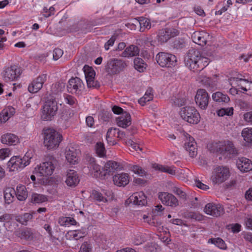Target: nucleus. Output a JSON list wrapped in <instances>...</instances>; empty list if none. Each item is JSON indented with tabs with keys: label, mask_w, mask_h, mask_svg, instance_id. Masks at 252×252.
I'll use <instances>...</instances> for the list:
<instances>
[{
	"label": "nucleus",
	"mask_w": 252,
	"mask_h": 252,
	"mask_svg": "<svg viewBox=\"0 0 252 252\" xmlns=\"http://www.w3.org/2000/svg\"><path fill=\"white\" fill-rule=\"evenodd\" d=\"M56 160L53 158L50 161H45L40 164L37 167V171L41 176L51 175L55 169Z\"/></svg>",
	"instance_id": "4468645a"
},
{
	"label": "nucleus",
	"mask_w": 252,
	"mask_h": 252,
	"mask_svg": "<svg viewBox=\"0 0 252 252\" xmlns=\"http://www.w3.org/2000/svg\"><path fill=\"white\" fill-rule=\"evenodd\" d=\"M79 181L80 179L76 171L70 169L67 172L65 183L68 186L74 188L79 184Z\"/></svg>",
	"instance_id": "5701e85b"
},
{
	"label": "nucleus",
	"mask_w": 252,
	"mask_h": 252,
	"mask_svg": "<svg viewBox=\"0 0 252 252\" xmlns=\"http://www.w3.org/2000/svg\"><path fill=\"white\" fill-rule=\"evenodd\" d=\"M158 198L163 204L167 206L175 207L178 204L177 199L173 195L167 192H160Z\"/></svg>",
	"instance_id": "6ab92c4d"
},
{
	"label": "nucleus",
	"mask_w": 252,
	"mask_h": 252,
	"mask_svg": "<svg viewBox=\"0 0 252 252\" xmlns=\"http://www.w3.org/2000/svg\"><path fill=\"white\" fill-rule=\"evenodd\" d=\"M216 150L225 158L232 159L239 155L240 150L233 141L224 140L217 143Z\"/></svg>",
	"instance_id": "f03ea898"
},
{
	"label": "nucleus",
	"mask_w": 252,
	"mask_h": 252,
	"mask_svg": "<svg viewBox=\"0 0 252 252\" xmlns=\"http://www.w3.org/2000/svg\"><path fill=\"white\" fill-rule=\"evenodd\" d=\"M48 200V197L46 195L34 193L32 195V201L34 203H41Z\"/></svg>",
	"instance_id": "a19ab883"
},
{
	"label": "nucleus",
	"mask_w": 252,
	"mask_h": 252,
	"mask_svg": "<svg viewBox=\"0 0 252 252\" xmlns=\"http://www.w3.org/2000/svg\"><path fill=\"white\" fill-rule=\"evenodd\" d=\"M212 244L221 249H225L226 245L224 241L220 238H215L209 239Z\"/></svg>",
	"instance_id": "49530a36"
},
{
	"label": "nucleus",
	"mask_w": 252,
	"mask_h": 252,
	"mask_svg": "<svg viewBox=\"0 0 252 252\" xmlns=\"http://www.w3.org/2000/svg\"><path fill=\"white\" fill-rule=\"evenodd\" d=\"M140 24V32H144L146 29L149 30L151 27V23L149 19L144 17H138V20Z\"/></svg>",
	"instance_id": "f704fd0d"
},
{
	"label": "nucleus",
	"mask_w": 252,
	"mask_h": 252,
	"mask_svg": "<svg viewBox=\"0 0 252 252\" xmlns=\"http://www.w3.org/2000/svg\"><path fill=\"white\" fill-rule=\"evenodd\" d=\"M186 42L183 38H179L174 41L173 46L175 48L181 49L186 47Z\"/></svg>",
	"instance_id": "8fccbe9b"
},
{
	"label": "nucleus",
	"mask_w": 252,
	"mask_h": 252,
	"mask_svg": "<svg viewBox=\"0 0 252 252\" xmlns=\"http://www.w3.org/2000/svg\"><path fill=\"white\" fill-rule=\"evenodd\" d=\"M63 55V51L60 48H55L53 51V59L54 60H58Z\"/></svg>",
	"instance_id": "4d7b16f0"
},
{
	"label": "nucleus",
	"mask_w": 252,
	"mask_h": 252,
	"mask_svg": "<svg viewBox=\"0 0 252 252\" xmlns=\"http://www.w3.org/2000/svg\"><path fill=\"white\" fill-rule=\"evenodd\" d=\"M244 120L252 125V111L247 112L244 115Z\"/></svg>",
	"instance_id": "774afa93"
},
{
	"label": "nucleus",
	"mask_w": 252,
	"mask_h": 252,
	"mask_svg": "<svg viewBox=\"0 0 252 252\" xmlns=\"http://www.w3.org/2000/svg\"><path fill=\"white\" fill-rule=\"evenodd\" d=\"M116 39V37L115 35H113L105 43L104 48L106 50H108L110 47L112 46Z\"/></svg>",
	"instance_id": "13d9d810"
},
{
	"label": "nucleus",
	"mask_w": 252,
	"mask_h": 252,
	"mask_svg": "<svg viewBox=\"0 0 252 252\" xmlns=\"http://www.w3.org/2000/svg\"><path fill=\"white\" fill-rule=\"evenodd\" d=\"M189 138H187V141L184 144V147L189 152L190 157L193 158L197 154L196 143L194 138L188 135Z\"/></svg>",
	"instance_id": "bb28decb"
},
{
	"label": "nucleus",
	"mask_w": 252,
	"mask_h": 252,
	"mask_svg": "<svg viewBox=\"0 0 252 252\" xmlns=\"http://www.w3.org/2000/svg\"><path fill=\"white\" fill-rule=\"evenodd\" d=\"M65 158L67 161L71 164H75L78 162V150L75 145L70 144L66 148Z\"/></svg>",
	"instance_id": "f3484780"
},
{
	"label": "nucleus",
	"mask_w": 252,
	"mask_h": 252,
	"mask_svg": "<svg viewBox=\"0 0 252 252\" xmlns=\"http://www.w3.org/2000/svg\"><path fill=\"white\" fill-rule=\"evenodd\" d=\"M70 235L76 240H78L84 236V233H82L81 231L75 230L70 231Z\"/></svg>",
	"instance_id": "052dcab7"
},
{
	"label": "nucleus",
	"mask_w": 252,
	"mask_h": 252,
	"mask_svg": "<svg viewBox=\"0 0 252 252\" xmlns=\"http://www.w3.org/2000/svg\"><path fill=\"white\" fill-rule=\"evenodd\" d=\"M204 211L206 214L214 217H219L224 213V209L221 205L213 203L207 204L204 208Z\"/></svg>",
	"instance_id": "dca6fc26"
},
{
	"label": "nucleus",
	"mask_w": 252,
	"mask_h": 252,
	"mask_svg": "<svg viewBox=\"0 0 252 252\" xmlns=\"http://www.w3.org/2000/svg\"><path fill=\"white\" fill-rule=\"evenodd\" d=\"M147 197L142 191L134 193L129 197V202L138 205H145L147 203Z\"/></svg>",
	"instance_id": "4be33fe9"
},
{
	"label": "nucleus",
	"mask_w": 252,
	"mask_h": 252,
	"mask_svg": "<svg viewBox=\"0 0 252 252\" xmlns=\"http://www.w3.org/2000/svg\"><path fill=\"white\" fill-rule=\"evenodd\" d=\"M179 114L183 120L191 124H197L200 121V114L193 106L181 108Z\"/></svg>",
	"instance_id": "39448f33"
},
{
	"label": "nucleus",
	"mask_w": 252,
	"mask_h": 252,
	"mask_svg": "<svg viewBox=\"0 0 252 252\" xmlns=\"http://www.w3.org/2000/svg\"><path fill=\"white\" fill-rule=\"evenodd\" d=\"M157 63L162 67H171L176 64L177 60L175 55L165 52H160L156 56Z\"/></svg>",
	"instance_id": "9d476101"
},
{
	"label": "nucleus",
	"mask_w": 252,
	"mask_h": 252,
	"mask_svg": "<svg viewBox=\"0 0 252 252\" xmlns=\"http://www.w3.org/2000/svg\"><path fill=\"white\" fill-rule=\"evenodd\" d=\"M185 64L190 70L199 72L210 63V59L195 49L189 50L185 59Z\"/></svg>",
	"instance_id": "f257e3e1"
},
{
	"label": "nucleus",
	"mask_w": 252,
	"mask_h": 252,
	"mask_svg": "<svg viewBox=\"0 0 252 252\" xmlns=\"http://www.w3.org/2000/svg\"><path fill=\"white\" fill-rule=\"evenodd\" d=\"M84 85L80 78L77 77H72L68 81L67 90L72 94H79L84 89Z\"/></svg>",
	"instance_id": "9b49d317"
},
{
	"label": "nucleus",
	"mask_w": 252,
	"mask_h": 252,
	"mask_svg": "<svg viewBox=\"0 0 252 252\" xmlns=\"http://www.w3.org/2000/svg\"><path fill=\"white\" fill-rule=\"evenodd\" d=\"M13 190H11L9 192H5L4 197L5 199V203L7 204H10L13 201V198L14 197Z\"/></svg>",
	"instance_id": "3c124183"
},
{
	"label": "nucleus",
	"mask_w": 252,
	"mask_h": 252,
	"mask_svg": "<svg viewBox=\"0 0 252 252\" xmlns=\"http://www.w3.org/2000/svg\"><path fill=\"white\" fill-rule=\"evenodd\" d=\"M130 177L127 173L117 174L113 177L114 184L119 187H124L129 182Z\"/></svg>",
	"instance_id": "412c9836"
},
{
	"label": "nucleus",
	"mask_w": 252,
	"mask_h": 252,
	"mask_svg": "<svg viewBox=\"0 0 252 252\" xmlns=\"http://www.w3.org/2000/svg\"><path fill=\"white\" fill-rule=\"evenodd\" d=\"M212 99L217 102L228 103L230 101V98L227 94L220 92L213 94Z\"/></svg>",
	"instance_id": "72a5a7b5"
},
{
	"label": "nucleus",
	"mask_w": 252,
	"mask_h": 252,
	"mask_svg": "<svg viewBox=\"0 0 252 252\" xmlns=\"http://www.w3.org/2000/svg\"><path fill=\"white\" fill-rule=\"evenodd\" d=\"M43 144L48 150L59 147L62 140V135L53 128H48L43 130Z\"/></svg>",
	"instance_id": "7ed1b4c3"
},
{
	"label": "nucleus",
	"mask_w": 252,
	"mask_h": 252,
	"mask_svg": "<svg viewBox=\"0 0 252 252\" xmlns=\"http://www.w3.org/2000/svg\"><path fill=\"white\" fill-rule=\"evenodd\" d=\"M244 140L248 143L252 144V128H245L242 131Z\"/></svg>",
	"instance_id": "4c0bfd02"
},
{
	"label": "nucleus",
	"mask_w": 252,
	"mask_h": 252,
	"mask_svg": "<svg viewBox=\"0 0 252 252\" xmlns=\"http://www.w3.org/2000/svg\"><path fill=\"white\" fill-rule=\"evenodd\" d=\"M21 67L18 64L6 66L3 71V78L5 82L16 81L22 73Z\"/></svg>",
	"instance_id": "1a4fd4ad"
},
{
	"label": "nucleus",
	"mask_w": 252,
	"mask_h": 252,
	"mask_svg": "<svg viewBox=\"0 0 252 252\" xmlns=\"http://www.w3.org/2000/svg\"><path fill=\"white\" fill-rule=\"evenodd\" d=\"M194 187H196L199 189H209V187L202 183L199 179H195L194 180Z\"/></svg>",
	"instance_id": "bf43d9fd"
},
{
	"label": "nucleus",
	"mask_w": 252,
	"mask_h": 252,
	"mask_svg": "<svg viewBox=\"0 0 252 252\" xmlns=\"http://www.w3.org/2000/svg\"><path fill=\"white\" fill-rule=\"evenodd\" d=\"M58 109L57 102L55 99H48L43 106L42 119L44 121H51L56 115Z\"/></svg>",
	"instance_id": "423d86ee"
},
{
	"label": "nucleus",
	"mask_w": 252,
	"mask_h": 252,
	"mask_svg": "<svg viewBox=\"0 0 252 252\" xmlns=\"http://www.w3.org/2000/svg\"><path fill=\"white\" fill-rule=\"evenodd\" d=\"M10 150L8 148L1 149L0 150V159L3 160L9 157Z\"/></svg>",
	"instance_id": "5fc2aeb1"
},
{
	"label": "nucleus",
	"mask_w": 252,
	"mask_h": 252,
	"mask_svg": "<svg viewBox=\"0 0 252 252\" xmlns=\"http://www.w3.org/2000/svg\"><path fill=\"white\" fill-rule=\"evenodd\" d=\"M32 158V153L29 151L25 154L23 158L19 156L12 157L7 163L9 171L21 170L30 164Z\"/></svg>",
	"instance_id": "20e7f679"
},
{
	"label": "nucleus",
	"mask_w": 252,
	"mask_h": 252,
	"mask_svg": "<svg viewBox=\"0 0 252 252\" xmlns=\"http://www.w3.org/2000/svg\"><path fill=\"white\" fill-rule=\"evenodd\" d=\"M64 100L66 103L73 107H75L77 104V99L74 96L69 94H65L64 95Z\"/></svg>",
	"instance_id": "de8ad7c7"
},
{
	"label": "nucleus",
	"mask_w": 252,
	"mask_h": 252,
	"mask_svg": "<svg viewBox=\"0 0 252 252\" xmlns=\"http://www.w3.org/2000/svg\"><path fill=\"white\" fill-rule=\"evenodd\" d=\"M105 171L108 172L107 175L112 174L115 170L120 169L121 167L120 163L112 160L107 161L104 165Z\"/></svg>",
	"instance_id": "7c9ffc66"
},
{
	"label": "nucleus",
	"mask_w": 252,
	"mask_h": 252,
	"mask_svg": "<svg viewBox=\"0 0 252 252\" xmlns=\"http://www.w3.org/2000/svg\"><path fill=\"white\" fill-rule=\"evenodd\" d=\"M242 236L244 240L252 244V233L251 232H244Z\"/></svg>",
	"instance_id": "338daca9"
},
{
	"label": "nucleus",
	"mask_w": 252,
	"mask_h": 252,
	"mask_svg": "<svg viewBox=\"0 0 252 252\" xmlns=\"http://www.w3.org/2000/svg\"><path fill=\"white\" fill-rule=\"evenodd\" d=\"M0 140L2 144L15 145L19 142V138L13 133H7L1 136Z\"/></svg>",
	"instance_id": "c85d7f7f"
},
{
	"label": "nucleus",
	"mask_w": 252,
	"mask_h": 252,
	"mask_svg": "<svg viewBox=\"0 0 252 252\" xmlns=\"http://www.w3.org/2000/svg\"><path fill=\"white\" fill-rule=\"evenodd\" d=\"M77 25H78L79 29H80V31L82 32L86 33V32H89L90 30L87 29V27L88 26V24L86 22H85L84 21L80 22L77 24Z\"/></svg>",
	"instance_id": "680f3d73"
},
{
	"label": "nucleus",
	"mask_w": 252,
	"mask_h": 252,
	"mask_svg": "<svg viewBox=\"0 0 252 252\" xmlns=\"http://www.w3.org/2000/svg\"><path fill=\"white\" fill-rule=\"evenodd\" d=\"M197 80L201 83L209 91H213L216 87V84L212 78L206 76L199 74L197 76Z\"/></svg>",
	"instance_id": "cd10ccee"
},
{
	"label": "nucleus",
	"mask_w": 252,
	"mask_h": 252,
	"mask_svg": "<svg viewBox=\"0 0 252 252\" xmlns=\"http://www.w3.org/2000/svg\"><path fill=\"white\" fill-rule=\"evenodd\" d=\"M126 66L127 63L125 61L121 59H111L107 62L105 69L108 74L114 75L123 71Z\"/></svg>",
	"instance_id": "6e6552de"
},
{
	"label": "nucleus",
	"mask_w": 252,
	"mask_h": 252,
	"mask_svg": "<svg viewBox=\"0 0 252 252\" xmlns=\"http://www.w3.org/2000/svg\"><path fill=\"white\" fill-rule=\"evenodd\" d=\"M47 80V74H42L32 80L28 86V90L31 93L38 92Z\"/></svg>",
	"instance_id": "2eb2a0df"
},
{
	"label": "nucleus",
	"mask_w": 252,
	"mask_h": 252,
	"mask_svg": "<svg viewBox=\"0 0 252 252\" xmlns=\"http://www.w3.org/2000/svg\"><path fill=\"white\" fill-rule=\"evenodd\" d=\"M153 168L156 170L160 171L161 172L167 173L171 175H175L176 173L175 170L174 169L167 166H164L158 164H155L153 165Z\"/></svg>",
	"instance_id": "e433bc0d"
},
{
	"label": "nucleus",
	"mask_w": 252,
	"mask_h": 252,
	"mask_svg": "<svg viewBox=\"0 0 252 252\" xmlns=\"http://www.w3.org/2000/svg\"><path fill=\"white\" fill-rule=\"evenodd\" d=\"M134 66L136 70L139 72H143L146 69L147 64L144 60L140 58H135L134 60Z\"/></svg>",
	"instance_id": "c9c22d12"
},
{
	"label": "nucleus",
	"mask_w": 252,
	"mask_h": 252,
	"mask_svg": "<svg viewBox=\"0 0 252 252\" xmlns=\"http://www.w3.org/2000/svg\"><path fill=\"white\" fill-rule=\"evenodd\" d=\"M140 50L136 45H131L126 47L122 53V56L129 58L139 55Z\"/></svg>",
	"instance_id": "c756f323"
},
{
	"label": "nucleus",
	"mask_w": 252,
	"mask_h": 252,
	"mask_svg": "<svg viewBox=\"0 0 252 252\" xmlns=\"http://www.w3.org/2000/svg\"><path fill=\"white\" fill-rule=\"evenodd\" d=\"M117 125L122 128H126L131 124V118L128 112L125 111L116 119Z\"/></svg>",
	"instance_id": "b1692460"
},
{
	"label": "nucleus",
	"mask_w": 252,
	"mask_h": 252,
	"mask_svg": "<svg viewBox=\"0 0 252 252\" xmlns=\"http://www.w3.org/2000/svg\"><path fill=\"white\" fill-rule=\"evenodd\" d=\"M91 197L98 201H103L104 198L101 193L96 190H93Z\"/></svg>",
	"instance_id": "864d4df0"
},
{
	"label": "nucleus",
	"mask_w": 252,
	"mask_h": 252,
	"mask_svg": "<svg viewBox=\"0 0 252 252\" xmlns=\"http://www.w3.org/2000/svg\"><path fill=\"white\" fill-rule=\"evenodd\" d=\"M208 36V33L204 32H195L191 35V39L195 44L203 46L206 44L207 37Z\"/></svg>",
	"instance_id": "a878e982"
},
{
	"label": "nucleus",
	"mask_w": 252,
	"mask_h": 252,
	"mask_svg": "<svg viewBox=\"0 0 252 252\" xmlns=\"http://www.w3.org/2000/svg\"><path fill=\"white\" fill-rule=\"evenodd\" d=\"M13 190V193L16 195L18 200L20 201L25 200L28 197V192L27 190Z\"/></svg>",
	"instance_id": "a18cd8bd"
},
{
	"label": "nucleus",
	"mask_w": 252,
	"mask_h": 252,
	"mask_svg": "<svg viewBox=\"0 0 252 252\" xmlns=\"http://www.w3.org/2000/svg\"><path fill=\"white\" fill-rule=\"evenodd\" d=\"M153 90L152 88H149L144 95L138 100V103L141 106H144L146 102L152 100L153 99Z\"/></svg>",
	"instance_id": "473e14b6"
},
{
	"label": "nucleus",
	"mask_w": 252,
	"mask_h": 252,
	"mask_svg": "<svg viewBox=\"0 0 252 252\" xmlns=\"http://www.w3.org/2000/svg\"><path fill=\"white\" fill-rule=\"evenodd\" d=\"M179 31L173 28L159 30L157 35L158 41L162 43L166 42L170 38L179 34Z\"/></svg>",
	"instance_id": "f8f14e48"
},
{
	"label": "nucleus",
	"mask_w": 252,
	"mask_h": 252,
	"mask_svg": "<svg viewBox=\"0 0 252 252\" xmlns=\"http://www.w3.org/2000/svg\"><path fill=\"white\" fill-rule=\"evenodd\" d=\"M74 115L73 111L70 108L64 109L62 113L61 119L64 121H68Z\"/></svg>",
	"instance_id": "c03bdc74"
},
{
	"label": "nucleus",
	"mask_w": 252,
	"mask_h": 252,
	"mask_svg": "<svg viewBox=\"0 0 252 252\" xmlns=\"http://www.w3.org/2000/svg\"><path fill=\"white\" fill-rule=\"evenodd\" d=\"M91 248L89 244L84 243L82 244L79 252H91Z\"/></svg>",
	"instance_id": "69168bd1"
},
{
	"label": "nucleus",
	"mask_w": 252,
	"mask_h": 252,
	"mask_svg": "<svg viewBox=\"0 0 252 252\" xmlns=\"http://www.w3.org/2000/svg\"><path fill=\"white\" fill-rule=\"evenodd\" d=\"M10 117L6 109H3L0 113V121L3 122L7 121Z\"/></svg>",
	"instance_id": "6e6d98bb"
},
{
	"label": "nucleus",
	"mask_w": 252,
	"mask_h": 252,
	"mask_svg": "<svg viewBox=\"0 0 252 252\" xmlns=\"http://www.w3.org/2000/svg\"><path fill=\"white\" fill-rule=\"evenodd\" d=\"M129 170L140 176H146L147 174L146 172L138 165H130Z\"/></svg>",
	"instance_id": "37998d69"
},
{
	"label": "nucleus",
	"mask_w": 252,
	"mask_h": 252,
	"mask_svg": "<svg viewBox=\"0 0 252 252\" xmlns=\"http://www.w3.org/2000/svg\"><path fill=\"white\" fill-rule=\"evenodd\" d=\"M134 185L140 186L141 187L144 186L147 183V181L141 178H134L133 181Z\"/></svg>",
	"instance_id": "e2e57ef3"
},
{
	"label": "nucleus",
	"mask_w": 252,
	"mask_h": 252,
	"mask_svg": "<svg viewBox=\"0 0 252 252\" xmlns=\"http://www.w3.org/2000/svg\"><path fill=\"white\" fill-rule=\"evenodd\" d=\"M87 85L88 88L98 89L100 87L99 82L95 80V77L91 79L86 80Z\"/></svg>",
	"instance_id": "09e8293b"
},
{
	"label": "nucleus",
	"mask_w": 252,
	"mask_h": 252,
	"mask_svg": "<svg viewBox=\"0 0 252 252\" xmlns=\"http://www.w3.org/2000/svg\"><path fill=\"white\" fill-rule=\"evenodd\" d=\"M63 222H64L63 225H67V224H71V225H75L76 224V220L70 217H65L63 219Z\"/></svg>",
	"instance_id": "0e129e2a"
},
{
	"label": "nucleus",
	"mask_w": 252,
	"mask_h": 252,
	"mask_svg": "<svg viewBox=\"0 0 252 252\" xmlns=\"http://www.w3.org/2000/svg\"><path fill=\"white\" fill-rule=\"evenodd\" d=\"M210 96L205 89H198L195 96L196 104L201 109L205 110L208 107Z\"/></svg>",
	"instance_id": "ddd939ff"
},
{
	"label": "nucleus",
	"mask_w": 252,
	"mask_h": 252,
	"mask_svg": "<svg viewBox=\"0 0 252 252\" xmlns=\"http://www.w3.org/2000/svg\"><path fill=\"white\" fill-rule=\"evenodd\" d=\"M83 71L85 75L86 80H89V79H91V78L95 77V72L92 67L86 64L83 67Z\"/></svg>",
	"instance_id": "58836bf2"
},
{
	"label": "nucleus",
	"mask_w": 252,
	"mask_h": 252,
	"mask_svg": "<svg viewBox=\"0 0 252 252\" xmlns=\"http://www.w3.org/2000/svg\"><path fill=\"white\" fill-rule=\"evenodd\" d=\"M35 212L33 211L32 213H26L21 216H17L15 217V220L23 225H27L28 221L32 219L33 215Z\"/></svg>",
	"instance_id": "2f4dec72"
},
{
	"label": "nucleus",
	"mask_w": 252,
	"mask_h": 252,
	"mask_svg": "<svg viewBox=\"0 0 252 252\" xmlns=\"http://www.w3.org/2000/svg\"><path fill=\"white\" fill-rule=\"evenodd\" d=\"M17 236L21 239H29L32 235V232L31 229L25 228L17 232Z\"/></svg>",
	"instance_id": "79ce46f5"
},
{
	"label": "nucleus",
	"mask_w": 252,
	"mask_h": 252,
	"mask_svg": "<svg viewBox=\"0 0 252 252\" xmlns=\"http://www.w3.org/2000/svg\"><path fill=\"white\" fill-rule=\"evenodd\" d=\"M89 172L92 177L98 178L101 179H105V177L107 176V173L108 172L105 171V167L101 168V166L98 164L89 167Z\"/></svg>",
	"instance_id": "393cba45"
},
{
	"label": "nucleus",
	"mask_w": 252,
	"mask_h": 252,
	"mask_svg": "<svg viewBox=\"0 0 252 252\" xmlns=\"http://www.w3.org/2000/svg\"><path fill=\"white\" fill-rule=\"evenodd\" d=\"M229 176V168L220 166L214 169L211 180L214 185H219L227 180Z\"/></svg>",
	"instance_id": "0eeeda50"
},
{
	"label": "nucleus",
	"mask_w": 252,
	"mask_h": 252,
	"mask_svg": "<svg viewBox=\"0 0 252 252\" xmlns=\"http://www.w3.org/2000/svg\"><path fill=\"white\" fill-rule=\"evenodd\" d=\"M116 134H117V137L120 139H123L125 136V132L119 130V128L111 127L108 129L106 133V139L109 144L112 145H114L116 144V142L115 140H112L113 138L112 136V135L116 136Z\"/></svg>",
	"instance_id": "aec40b11"
},
{
	"label": "nucleus",
	"mask_w": 252,
	"mask_h": 252,
	"mask_svg": "<svg viewBox=\"0 0 252 252\" xmlns=\"http://www.w3.org/2000/svg\"><path fill=\"white\" fill-rule=\"evenodd\" d=\"M164 208L161 205H158L153 209L152 213L154 216H161L163 214Z\"/></svg>",
	"instance_id": "603ef678"
},
{
	"label": "nucleus",
	"mask_w": 252,
	"mask_h": 252,
	"mask_svg": "<svg viewBox=\"0 0 252 252\" xmlns=\"http://www.w3.org/2000/svg\"><path fill=\"white\" fill-rule=\"evenodd\" d=\"M236 165L237 168L242 173L252 170V161L246 157L238 158L236 160Z\"/></svg>",
	"instance_id": "a211bd4d"
},
{
	"label": "nucleus",
	"mask_w": 252,
	"mask_h": 252,
	"mask_svg": "<svg viewBox=\"0 0 252 252\" xmlns=\"http://www.w3.org/2000/svg\"><path fill=\"white\" fill-rule=\"evenodd\" d=\"M96 154L100 158H102L106 155V150L103 143L97 142L95 146Z\"/></svg>",
	"instance_id": "ea45409f"
}]
</instances>
